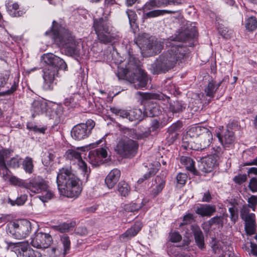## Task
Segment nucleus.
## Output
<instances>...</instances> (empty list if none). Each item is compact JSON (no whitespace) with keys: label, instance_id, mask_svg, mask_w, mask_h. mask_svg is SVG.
<instances>
[{"label":"nucleus","instance_id":"obj_1","mask_svg":"<svg viewBox=\"0 0 257 257\" xmlns=\"http://www.w3.org/2000/svg\"><path fill=\"white\" fill-rule=\"evenodd\" d=\"M167 51L161 54L152 64L153 74L166 73L173 69L177 62H183L189 56V48L177 40L168 42Z\"/></svg>","mask_w":257,"mask_h":257},{"label":"nucleus","instance_id":"obj_2","mask_svg":"<svg viewBox=\"0 0 257 257\" xmlns=\"http://www.w3.org/2000/svg\"><path fill=\"white\" fill-rule=\"evenodd\" d=\"M56 182L60 194L68 198L77 197L82 191L81 181L71 166H65L59 170Z\"/></svg>","mask_w":257,"mask_h":257},{"label":"nucleus","instance_id":"obj_3","mask_svg":"<svg viewBox=\"0 0 257 257\" xmlns=\"http://www.w3.org/2000/svg\"><path fill=\"white\" fill-rule=\"evenodd\" d=\"M41 59L47 65L43 70V88L45 90H52L54 88L55 78L58 76L59 70H67V65L62 59L53 53L43 54Z\"/></svg>","mask_w":257,"mask_h":257},{"label":"nucleus","instance_id":"obj_4","mask_svg":"<svg viewBox=\"0 0 257 257\" xmlns=\"http://www.w3.org/2000/svg\"><path fill=\"white\" fill-rule=\"evenodd\" d=\"M186 138H194V141H185L183 139L182 146L186 149L203 150L211 144L213 136L210 131L207 127L202 126L191 127L187 132Z\"/></svg>","mask_w":257,"mask_h":257},{"label":"nucleus","instance_id":"obj_5","mask_svg":"<svg viewBox=\"0 0 257 257\" xmlns=\"http://www.w3.org/2000/svg\"><path fill=\"white\" fill-rule=\"evenodd\" d=\"M55 23V21L53 22L52 30L55 41L59 44L60 47L64 49L68 55L79 56L81 47L80 42L75 40L68 30L64 28L56 29L54 26Z\"/></svg>","mask_w":257,"mask_h":257},{"label":"nucleus","instance_id":"obj_6","mask_svg":"<svg viewBox=\"0 0 257 257\" xmlns=\"http://www.w3.org/2000/svg\"><path fill=\"white\" fill-rule=\"evenodd\" d=\"M124 76L132 83H135L136 88L145 87L148 82L147 74L141 68L140 62L134 56L129 55Z\"/></svg>","mask_w":257,"mask_h":257},{"label":"nucleus","instance_id":"obj_7","mask_svg":"<svg viewBox=\"0 0 257 257\" xmlns=\"http://www.w3.org/2000/svg\"><path fill=\"white\" fill-rule=\"evenodd\" d=\"M93 27L99 42L105 44L113 41L114 37L110 33V27L106 18L95 19Z\"/></svg>","mask_w":257,"mask_h":257},{"label":"nucleus","instance_id":"obj_8","mask_svg":"<svg viewBox=\"0 0 257 257\" xmlns=\"http://www.w3.org/2000/svg\"><path fill=\"white\" fill-rule=\"evenodd\" d=\"M138 149V143L127 137L120 139L114 148L117 154L124 158H132L136 156Z\"/></svg>","mask_w":257,"mask_h":257},{"label":"nucleus","instance_id":"obj_9","mask_svg":"<svg viewBox=\"0 0 257 257\" xmlns=\"http://www.w3.org/2000/svg\"><path fill=\"white\" fill-rule=\"evenodd\" d=\"M31 231V224L27 220L11 222L8 224L7 232L13 237L21 239L27 237Z\"/></svg>","mask_w":257,"mask_h":257},{"label":"nucleus","instance_id":"obj_10","mask_svg":"<svg viewBox=\"0 0 257 257\" xmlns=\"http://www.w3.org/2000/svg\"><path fill=\"white\" fill-rule=\"evenodd\" d=\"M95 126V122L88 120L86 123H81L74 126L71 132L72 137L75 140L80 141L87 138Z\"/></svg>","mask_w":257,"mask_h":257},{"label":"nucleus","instance_id":"obj_11","mask_svg":"<svg viewBox=\"0 0 257 257\" xmlns=\"http://www.w3.org/2000/svg\"><path fill=\"white\" fill-rule=\"evenodd\" d=\"M135 43L140 48L146 47L150 50L152 53H159L163 49V46L161 41L155 38L148 39L146 34L139 35L137 38Z\"/></svg>","mask_w":257,"mask_h":257},{"label":"nucleus","instance_id":"obj_12","mask_svg":"<svg viewBox=\"0 0 257 257\" xmlns=\"http://www.w3.org/2000/svg\"><path fill=\"white\" fill-rule=\"evenodd\" d=\"M240 216L245 222L244 228L246 233L249 235L254 234L256 230L255 214L250 213L249 207L245 205L242 206Z\"/></svg>","mask_w":257,"mask_h":257},{"label":"nucleus","instance_id":"obj_13","mask_svg":"<svg viewBox=\"0 0 257 257\" xmlns=\"http://www.w3.org/2000/svg\"><path fill=\"white\" fill-rule=\"evenodd\" d=\"M52 240V238L49 234L39 232H36L35 236L32 238L31 244L34 247L45 249L50 246Z\"/></svg>","mask_w":257,"mask_h":257},{"label":"nucleus","instance_id":"obj_14","mask_svg":"<svg viewBox=\"0 0 257 257\" xmlns=\"http://www.w3.org/2000/svg\"><path fill=\"white\" fill-rule=\"evenodd\" d=\"M216 137L224 149H230L233 148L236 138L232 131L227 128L222 134L217 133Z\"/></svg>","mask_w":257,"mask_h":257},{"label":"nucleus","instance_id":"obj_15","mask_svg":"<svg viewBox=\"0 0 257 257\" xmlns=\"http://www.w3.org/2000/svg\"><path fill=\"white\" fill-rule=\"evenodd\" d=\"M48 185L46 181L42 178L38 176L31 179L27 182L26 189L34 193H39L46 190Z\"/></svg>","mask_w":257,"mask_h":257},{"label":"nucleus","instance_id":"obj_16","mask_svg":"<svg viewBox=\"0 0 257 257\" xmlns=\"http://www.w3.org/2000/svg\"><path fill=\"white\" fill-rule=\"evenodd\" d=\"M181 3L182 0H152L146 3L143 10L147 12L157 7H164L168 5H179Z\"/></svg>","mask_w":257,"mask_h":257},{"label":"nucleus","instance_id":"obj_17","mask_svg":"<svg viewBox=\"0 0 257 257\" xmlns=\"http://www.w3.org/2000/svg\"><path fill=\"white\" fill-rule=\"evenodd\" d=\"M47 102L42 99H35L32 103L31 111L33 117L43 113L46 111Z\"/></svg>","mask_w":257,"mask_h":257},{"label":"nucleus","instance_id":"obj_18","mask_svg":"<svg viewBox=\"0 0 257 257\" xmlns=\"http://www.w3.org/2000/svg\"><path fill=\"white\" fill-rule=\"evenodd\" d=\"M197 34V29L194 24H191L179 33L177 39L182 41H186L190 39L195 38Z\"/></svg>","mask_w":257,"mask_h":257},{"label":"nucleus","instance_id":"obj_19","mask_svg":"<svg viewBox=\"0 0 257 257\" xmlns=\"http://www.w3.org/2000/svg\"><path fill=\"white\" fill-rule=\"evenodd\" d=\"M120 176V171L117 169L112 170L107 175L105 183L109 189H112L116 184Z\"/></svg>","mask_w":257,"mask_h":257},{"label":"nucleus","instance_id":"obj_20","mask_svg":"<svg viewBox=\"0 0 257 257\" xmlns=\"http://www.w3.org/2000/svg\"><path fill=\"white\" fill-rule=\"evenodd\" d=\"M142 227V224L141 222H136L133 226L119 236L120 240L123 241L130 239L139 233Z\"/></svg>","mask_w":257,"mask_h":257},{"label":"nucleus","instance_id":"obj_21","mask_svg":"<svg viewBox=\"0 0 257 257\" xmlns=\"http://www.w3.org/2000/svg\"><path fill=\"white\" fill-rule=\"evenodd\" d=\"M217 160L210 155L204 159L201 163V170L205 173H209L212 171L217 165Z\"/></svg>","mask_w":257,"mask_h":257},{"label":"nucleus","instance_id":"obj_22","mask_svg":"<svg viewBox=\"0 0 257 257\" xmlns=\"http://www.w3.org/2000/svg\"><path fill=\"white\" fill-rule=\"evenodd\" d=\"M194 236L195 241L198 247L202 249L205 247L204 237L202 231L198 226H190Z\"/></svg>","mask_w":257,"mask_h":257},{"label":"nucleus","instance_id":"obj_23","mask_svg":"<svg viewBox=\"0 0 257 257\" xmlns=\"http://www.w3.org/2000/svg\"><path fill=\"white\" fill-rule=\"evenodd\" d=\"M216 211L214 205L202 204L196 209V213L201 216H210Z\"/></svg>","mask_w":257,"mask_h":257},{"label":"nucleus","instance_id":"obj_24","mask_svg":"<svg viewBox=\"0 0 257 257\" xmlns=\"http://www.w3.org/2000/svg\"><path fill=\"white\" fill-rule=\"evenodd\" d=\"M28 242H19L15 246L16 253L18 257H30L29 249H30Z\"/></svg>","mask_w":257,"mask_h":257},{"label":"nucleus","instance_id":"obj_25","mask_svg":"<svg viewBox=\"0 0 257 257\" xmlns=\"http://www.w3.org/2000/svg\"><path fill=\"white\" fill-rule=\"evenodd\" d=\"M180 161L181 164L186 167V169L193 173L195 172L194 162L191 158L182 156L180 158Z\"/></svg>","mask_w":257,"mask_h":257},{"label":"nucleus","instance_id":"obj_26","mask_svg":"<svg viewBox=\"0 0 257 257\" xmlns=\"http://www.w3.org/2000/svg\"><path fill=\"white\" fill-rule=\"evenodd\" d=\"M22 167L26 173L31 174L34 172V164L32 158L26 157L22 162Z\"/></svg>","mask_w":257,"mask_h":257},{"label":"nucleus","instance_id":"obj_27","mask_svg":"<svg viewBox=\"0 0 257 257\" xmlns=\"http://www.w3.org/2000/svg\"><path fill=\"white\" fill-rule=\"evenodd\" d=\"M67 159L73 161L74 163H78L82 160L80 153L73 150H68L65 153Z\"/></svg>","mask_w":257,"mask_h":257},{"label":"nucleus","instance_id":"obj_28","mask_svg":"<svg viewBox=\"0 0 257 257\" xmlns=\"http://www.w3.org/2000/svg\"><path fill=\"white\" fill-rule=\"evenodd\" d=\"M60 242L63 245L62 253L64 255L67 254L70 249V240L69 236L63 234L60 236Z\"/></svg>","mask_w":257,"mask_h":257},{"label":"nucleus","instance_id":"obj_29","mask_svg":"<svg viewBox=\"0 0 257 257\" xmlns=\"http://www.w3.org/2000/svg\"><path fill=\"white\" fill-rule=\"evenodd\" d=\"M77 165L79 169L85 178L86 181H87L90 172V168L87 167L86 163L83 161L82 159L79 161V163H77Z\"/></svg>","mask_w":257,"mask_h":257},{"label":"nucleus","instance_id":"obj_30","mask_svg":"<svg viewBox=\"0 0 257 257\" xmlns=\"http://www.w3.org/2000/svg\"><path fill=\"white\" fill-rule=\"evenodd\" d=\"M245 27L249 31H253L257 28V20L255 17L251 16L245 21Z\"/></svg>","mask_w":257,"mask_h":257},{"label":"nucleus","instance_id":"obj_31","mask_svg":"<svg viewBox=\"0 0 257 257\" xmlns=\"http://www.w3.org/2000/svg\"><path fill=\"white\" fill-rule=\"evenodd\" d=\"M145 205L143 202L141 203H131L125 204L124 207V210L127 212H134L140 209Z\"/></svg>","mask_w":257,"mask_h":257},{"label":"nucleus","instance_id":"obj_32","mask_svg":"<svg viewBox=\"0 0 257 257\" xmlns=\"http://www.w3.org/2000/svg\"><path fill=\"white\" fill-rule=\"evenodd\" d=\"M205 93L207 96L213 97L215 93L216 92V89H215V82L213 80L208 82V83L205 88Z\"/></svg>","mask_w":257,"mask_h":257},{"label":"nucleus","instance_id":"obj_33","mask_svg":"<svg viewBox=\"0 0 257 257\" xmlns=\"http://www.w3.org/2000/svg\"><path fill=\"white\" fill-rule=\"evenodd\" d=\"M169 108L173 113H179L182 111L185 107L183 106L180 102L176 101L170 103Z\"/></svg>","mask_w":257,"mask_h":257},{"label":"nucleus","instance_id":"obj_34","mask_svg":"<svg viewBox=\"0 0 257 257\" xmlns=\"http://www.w3.org/2000/svg\"><path fill=\"white\" fill-rule=\"evenodd\" d=\"M130 187L125 182H120L118 185V191L121 196L125 197L127 196L130 193Z\"/></svg>","mask_w":257,"mask_h":257},{"label":"nucleus","instance_id":"obj_35","mask_svg":"<svg viewBox=\"0 0 257 257\" xmlns=\"http://www.w3.org/2000/svg\"><path fill=\"white\" fill-rule=\"evenodd\" d=\"M128 119L130 121L141 120L142 119V111L140 109H134L128 112Z\"/></svg>","mask_w":257,"mask_h":257},{"label":"nucleus","instance_id":"obj_36","mask_svg":"<svg viewBox=\"0 0 257 257\" xmlns=\"http://www.w3.org/2000/svg\"><path fill=\"white\" fill-rule=\"evenodd\" d=\"M95 155L97 157H101L102 158H105L107 156V152L106 149L100 148L96 149L95 152H90L89 156L91 158L94 157Z\"/></svg>","mask_w":257,"mask_h":257},{"label":"nucleus","instance_id":"obj_37","mask_svg":"<svg viewBox=\"0 0 257 257\" xmlns=\"http://www.w3.org/2000/svg\"><path fill=\"white\" fill-rule=\"evenodd\" d=\"M110 110L111 112L115 114L116 115L119 116L122 118H128V115H129L128 112L125 110L119 109L116 107H110Z\"/></svg>","mask_w":257,"mask_h":257},{"label":"nucleus","instance_id":"obj_38","mask_svg":"<svg viewBox=\"0 0 257 257\" xmlns=\"http://www.w3.org/2000/svg\"><path fill=\"white\" fill-rule=\"evenodd\" d=\"M11 6H8V9L9 11L10 15L13 17H19L21 15L22 13L21 11H18L19 6L17 3H14Z\"/></svg>","mask_w":257,"mask_h":257},{"label":"nucleus","instance_id":"obj_39","mask_svg":"<svg viewBox=\"0 0 257 257\" xmlns=\"http://www.w3.org/2000/svg\"><path fill=\"white\" fill-rule=\"evenodd\" d=\"M45 248L47 249L46 251V255L48 257H56L59 255L62 252V250H60L59 248L55 247H50L49 246L48 248Z\"/></svg>","mask_w":257,"mask_h":257},{"label":"nucleus","instance_id":"obj_40","mask_svg":"<svg viewBox=\"0 0 257 257\" xmlns=\"http://www.w3.org/2000/svg\"><path fill=\"white\" fill-rule=\"evenodd\" d=\"M22 162V159L19 156H16L11 159L8 162V165L13 168H18Z\"/></svg>","mask_w":257,"mask_h":257},{"label":"nucleus","instance_id":"obj_41","mask_svg":"<svg viewBox=\"0 0 257 257\" xmlns=\"http://www.w3.org/2000/svg\"><path fill=\"white\" fill-rule=\"evenodd\" d=\"M10 181L11 183L14 185L19 187H23L26 188L27 185V182L26 181L19 179L15 176H12L10 178Z\"/></svg>","mask_w":257,"mask_h":257},{"label":"nucleus","instance_id":"obj_42","mask_svg":"<svg viewBox=\"0 0 257 257\" xmlns=\"http://www.w3.org/2000/svg\"><path fill=\"white\" fill-rule=\"evenodd\" d=\"M156 181H158L159 183L152 191V194L154 196H157L160 193L165 185V181L160 178H157Z\"/></svg>","mask_w":257,"mask_h":257},{"label":"nucleus","instance_id":"obj_43","mask_svg":"<svg viewBox=\"0 0 257 257\" xmlns=\"http://www.w3.org/2000/svg\"><path fill=\"white\" fill-rule=\"evenodd\" d=\"M42 194L41 195L39 196V199L43 202H47L49 200L51 199L53 196V193L50 190L48 189V188L46 190L43 191L41 192Z\"/></svg>","mask_w":257,"mask_h":257},{"label":"nucleus","instance_id":"obj_44","mask_svg":"<svg viewBox=\"0 0 257 257\" xmlns=\"http://www.w3.org/2000/svg\"><path fill=\"white\" fill-rule=\"evenodd\" d=\"M212 150L210 156L218 160L223 154L222 149L219 146H214L212 147Z\"/></svg>","mask_w":257,"mask_h":257},{"label":"nucleus","instance_id":"obj_45","mask_svg":"<svg viewBox=\"0 0 257 257\" xmlns=\"http://www.w3.org/2000/svg\"><path fill=\"white\" fill-rule=\"evenodd\" d=\"M144 12V17L146 18H155L158 16H159L162 14V11L157 10H153L148 12Z\"/></svg>","mask_w":257,"mask_h":257},{"label":"nucleus","instance_id":"obj_46","mask_svg":"<svg viewBox=\"0 0 257 257\" xmlns=\"http://www.w3.org/2000/svg\"><path fill=\"white\" fill-rule=\"evenodd\" d=\"M182 126V124L180 121H177L175 123L172 124L169 128H168V132L170 134H174L176 133L178 131H179Z\"/></svg>","mask_w":257,"mask_h":257},{"label":"nucleus","instance_id":"obj_47","mask_svg":"<svg viewBox=\"0 0 257 257\" xmlns=\"http://www.w3.org/2000/svg\"><path fill=\"white\" fill-rule=\"evenodd\" d=\"M10 76V72L4 71L0 73V88L4 86Z\"/></svg>","mask_w":257,"mask_h":257},{"label":"nucleus","instance_id":"obj_48","mask_svg":"<svg viewBox=\"0 0 257 257\" xmlns=\"http://www.w3.org/2000/svg\"><path fill=\"white\" fill-rule=\"evenodd\" d=\"M9 172L10 171L7 168L6 164L3 166L0 167V175L5 180H6L8 179H10Z\"/></svg>","mask_w":257,"mask_h":257},{"label":"nucleus","instance_id":"obj_49","mask_svg":"<svg viewBox=\"0 0 257 257\" xmlns=\"http://www.w3.org/2000/svg\"><path fill=\"white\" fill-rule=\"evenodd\" d=\"M126 13L130 23L131 25H132L133 23H135V21L137 17V14H136L135 11L131 10H127L126 11Z\"/></svg>","mask_w":257,"mask_h":257},{"label":"nucleus","instance_id":"obj_50","mask_svg":"<svg viewBox=\"0 0 257 257\" xmlns=\"http://www.w3.org/2000/svg\"><path fill=\"white\" fill-rule=\"evenodd\" d=\"M248 187L251 192H257V179L256 178L253 177L250 179Z\"/></svg>","mask_w":257,"mask_h":257},{"label":"nucleus","instance_id":"obj_51","mask_svg":"<svg viewBox=\"0 0 257 257\" xmlns=\"http://www.w3.org/2000/svg\"><path fill=\"white\" fill-rule=\"evenodd\" d=\"M187 176L185 173H180L176 176L177 183L181 185L185 184Z\"/></svg>","mask_w":257,"mask_h":257},{"label":"nucleus","instance_id":"obj_52","mask_svg":"<svg viewBox=\"0 0 257 257\" xmlns=\"http://www.w3.org/2000/svg\"><path fill=\"white\" fill-rule=\"evenodd\" d=\"M248 202L249 203V207L251 208L254 211L255 206L257 204V196L251 195L248 199Z\"/></svg>","mask_w":257,"mask_h":257},{"label":"nucleus","instance_id":"obj_53","mask_svg":"<svg viewBox=\"0 0 257 257\" xmlns=\"http://www.w3.org/2000/svg\"><path fill=\"white\" fill-rule=\"evenodd\" d=\"M10 152L7 150L0 151V167L5 165V159L8 157Z\"/></svg>","mask_w":257,"mask_h":257},{"label":"nucleus","instance_id":"obj_54","mask_svg":"<svg viewBox=\"0 0 257 257\" xmlns=\"http://www.w3.org/2000/svg\"><path fill=\"white\" fill-rule=\"evenodd\" d=\"M27 127L29 130L33 131L35 132H39L40 133L44 134L45 131V128H39L37 126L33 124H28Z\"/></svg>","mask_w":257,"mask_h":257},{"label":"nucleus","instance_id":"obj_55","mask_svg":"<svg viewBox=\"0 0 257 257\" xmlns=\"http://www.w3.org/2000/svg\"><path fill=\"white\" fill-rule=\"evenodd\" d=\"M170 240H171L172 242H179L182 239L181 236L179 234V233H178L177 232H174L171 233L170 235Z\"/></svg>","mask_w":257,"mask_h":257},{"label":"nucleus","instance_id":"obj_56","mask_svg":"<svg viewBox=\"0 0 257 257\" xmlns=\"http://www.w3.org/2000/svg\"><path fill=\"white\" fill-rule=\"evenodd\" d=\"M247 179L246 176L245 174L239 175L238 176H235L233 178L234 181L237 184H240L244 182Z\"/></svg>","mask_w":257,"mask_h":257},{"label":"nucleus","instance_id":"obj_57","mask_svg":"<svg viewBox=\"0 0 257 257\" xmlns=\"http://www.w3.org/2000/svg\"><path fill=\"white\" fill-rule=\"evenodd\" d=\"M192 218L193 216L192 214H187L185 215L183 218V222L180 223V226H183L184 225L190 223Z\"/></svg>","mask_w":257,"mask_h":257},{"label":"nucleus","instance_id":"obj_58","mask_svg":"<svg viewBox=\"0 0 257 257\" xmlns=\"http://www.w3.org/2000/svg\"><path fill=\"white\" fill-rule=\"evenodd\" d=\"M70 226L69 224L64 223L57 226V229L61 232H65L69 230Z\"/></svg>","mask_w":257,"mask_h":257},{"label":"nucleus","instance_id":"obj_59","mask_svg":"<svg viewBox=\"0 0 257 257\" xmlns=\"http://www.w3.org/2000/svg\"><path fill=\"white\" fill-rule=\"evenodd\" d=\"M18 85V83L16 81H14L11 88L5 91V94L7 95H10L12 94L17 90Z\"/></svg>","mask_w":257,"mask_h":257},{"label":"nucleus","instance_id":"obj_60","mask_svg":"<svg viewBox=\"0 0 257 257\" xmlns=\"http://www.w3.org/2000/svg\"><path fill=\"white\" fill-rule=\"evenodd\" d=\"M27 196L26 195H22L16 199L15 204H17L18 205H23L27 200Z\"/></svg>","mask_w":257,"mask_h":257},{"label":"nucleus","instance_id":"obj_61","mask_svg":"<svg viewBox=\"0 0 257 257\" xmlns=\"http://www.w3.org/2000/svg\"><path fill=\"white\" fill-rule=\"evenodd\" d=\"M29 256L30 257H41L42 254L39 251L33 249L31 247L29 249Z\"/></svg>","mask_w":257,"mask_h":257},{"label":"nucleus","instance_id":"obj_62","mask_svg":"<svg viewBox=\"0 0 257 257\" xmlns=\"http://www.w3.org/2000/svg\"><path fill=\"white\" fill-rule=\"evenodd\" d=\"M221 221V220L220 217L215 216L209 220L208 223L210 226H212L214 224H219Z\"/></svg>","mask_w":257,"mask_h":257},{"label":"nucleus","instance_id":"obj_63","mask_svg":"<svg viewBox=\"0 0 257 257\" xmlns=\"http://www.w3.org/2000/svg\"><path fill=\"white\" fill-rule=\"evenodd\" d=\"M212 199V197L209 191H207L204 193L203 196L202 198V201L203 202H209Z\"/></svg>","mask_w":257,"mask_h":257},{"label":"nucleus","instance_id":"obj_64","mask_svg":"<svg viewBox=\"0 0 257 257\" xmlns=\"http://www.w3.org/2000/svg\"><path fill=\"white\" fill-rule=\"evenodd\" d=\"M150 116H155L156 115H158L160 113V111L159 110L158 107L156 106L153 107L150 110Z\"/></svg>","mask_w":257,"mask_h":257}]
</instances>
